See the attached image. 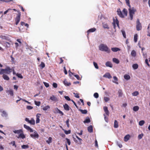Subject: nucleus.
<instances>
[{"label":"nucleus","mask_w":150,"mask_h":150,"mask_svg":"<svg viewBox=\"0 0 150 150\" xmlns=\"http://www.w3.org/2000/svg\"><path fill=\"white\" fill-rule=\"evenodd\" d=\"M117 14L119 16L122 18H124V16L122 12L121 11L120 9L119 8L118 9L117 11Z\"/></svg>","instance_id":"6e6552de"},{"label":"nucleus","mask_w":150,"mask_h":150,"mask_svg":"<svg viewBox=\"0 0 150 150\" xmlns=\"http://www.w3.org/2000/svg\"><path fill=\"white\" fill-rule=\"evenodd\" d=\"M50 108V107L49 105H47L42 108V109L44 110H46Z\"/></svg>","instance_id":"79ce46f5"},{"label":"nucleus","mask_w":150,"mask_h":150,"mask_svg":"<svg viewBox=\"0 0 150 150\" xmlns=\"http://www.w3.org/2000/svg\"><path fill=\"white\" fill-rule=\"evenodd\" d=\"M74 76L75 77H76L78 80H80V77H79V75H78L77 74L75 75H74Z\"/></svg>","instance_id":"774afa93"},{"label":"nucleus","mask_w":150,"mask_h":150,"mask_svg":"<svg viewBox=\"0 0 150 150\" xmlns=\"http://www.w3.org/2000/svg\"><path fill=\"white\" fill-rule=\"evenodd\" d=\"M11 144H12L13 146H14L15 147H16V145L15 144V141H13L11 142Z\"/></svg>","instance_id":"680f3d73"},{"label":"nucleus","mask_w":150,"mask_h":150,"mask_svg":"<svg viewBox=\"0 0 150 150\" xmlns=\"http://www.w3.org/2000/svg\"><path fill=\"white\" fill-rule=\"evenodd\" d=\"M99 49L101 51H105L108 53H110V50L108 47L104 44L100 45L99 46Z\"/></svg>","instance_id":"f03ea898"},{"label":"nucleus","mask_w":150,"mask_h":150,"mask_svg":"<svg viewBox=\"0 0 150 150\" xmlns=\"http://www.w3.org/2000/svg\"><path fill=\"white\" fill-rule=\"evenodd\" d=\"M93 64L95 68L96 69H98V67L97 63L95 62H93Z\"/></svg>","instance_id":"5fc2aeb1"},{"label":"nucleus","mask_w":150,"mask_h":150,"mask_svg":"<svg viewBox=\"0 0 150 150\" xmlns=\"http://www.w3.org/2000/svg\"><path fill=\"white\" fill-rule=\"evenodd\" d=\"M148 32V33H150V23L149 24L147 28Z\"/></svg>","instance_id":"69168bd1"},{"label":"nucleus","mask_w":150,"mask_h":150,"mask_svg":"<svg viewBox=\"0 0 150 150\" xmlns=\"http://www.w3.org/2000/svg\"><path fill=\"white\" fill-rule=\"evenodd\" d=\"M69 119H68L67 120H66V123L67 125V127H69Z\"/></svg>","instance_id":"3c124183"},{"label":"nucleus","mask_w":150,"mask_h":150,"mask_svg":"<svg viewBox=\"0 0 150 150\" xmlns=\"http://www.w3.org/2000/svg\"><path fill=\"white\" fill-rule=\"evenodd\" d=\"M79 110L83 114H86L87 112V111L86 110H83L81 109H79Z\"/></svg>","instance_id":"4c0bfd02"},{"label":"nucleus","mask_w":150,"mask_h":150,"mask_svg":"<svg viewBox=\"0 0 150 150\" xmlns=\"http://www.w3.org/2000/svg\"><path fill=\"white\" fill-rule=\"evenodd\" d=\"M138 67V65L137 64H135L132 65V67L134 69H137Z\"/></svg>","instance_id":"c9c22d12"},{"label":"nucleus","mask_w":150,"mask_h":150,"mask_svg":"<svg viewBox=\"0 0 150 150\" xmlns=\"http://www.w3.org/2000/svg\"><path fill=\"white\" fill-rule=\"evenodd\" d=\"M111 50L113 52H116L121 50L120 49L117 47L112 48Z\"/></svg>","instance_id":"6ab92c4d"},{"label":"nucleus","mask_w":150,"mask_h":150,"mask_svg":"<svg viewBox=\"0 0 150 150\" xmlns=\"http://www.w3.org/2000/svg\"><path fill=\"white\" fill-rule=\"evenodd\" d=\"M6 92L8 94H9L11 96H13V91L12 89H10L9 90H6Z\"/></svg>","instance_id":"9d476101"},{"label":"nucleus","mask_w":150,"mask_h":150,"mask_svg":"<svg viewBox=\"0 0 150 150\" xmlns=\"http://www.w3.org/2000/svg\"><path fill=\"white\" fill-rule=\"evenodd\" d=\"M64 109L68 111L69 110L70 108L67 104H65L64 105Z\"/></svg>","instance_id":"b1692460"},{"label":"nucleus","mask_w":150,"mask_h":150,"mask_svg":"<svg viewBox=\"0 0 150 150\" xmlns=\"http://www.w3.org/2000/svg\"><path fill=\"white\" fill-rule=\"evenodd\" d=\"M76 138L79 140V141H75L74 140V141L77 143H78L79 144H82L81 141H82V139L80 138L78 136H76Z\"/></svg>","instance_id":"a211bd4d"},{"label":"nucleus","mask_w":150,"mask_h":150,"mask_svg":"<svg viewBox=\"0 0 150 150\" xmlns=\"http://www.w3.org/2000/svg\"><path fill=\"white\" fill-rule=\"evenodd\" d=\"M103 110L106 114L107 115H109V112L108 110V107L106 106L104 107L103 108Z\"/></svg>","instance_id":"2eb2a0df"},{"label":"nucleus","mask_w":150,"mask_h":150,"mask_svg":"<svg viewBox=\"0 0 150 150\" xmlns=\"http://www.w3.org/2000/svg\"><path fill=\"white\" fill-rule=\"evenodd\" d=\"M24 127L28 130L29 131L31 132H33V129L30 127L28 126L25 124L24 125Z\"/></svg>","instance_id":"9b49d317"},{"label":"nucleus","mask_w":150,"mask_h":150,"mask_svg":"<svg viewBox=\"0 0 150 150\" xmlns=\"http://www.w3.org/2000/svg\"><path fill=\"white\" fill-rule=\"evenodd\" d=\"M29 147V146L28 145H23L21 146V148L23 149H28Z\"/></svg>","instance_id":"72a5a7b5"},{"label":"nucleus","mask_w":150,"mask_h":150,"mask_svg":"<svg viewBox=\"0 0 150 150\" xmlns=\"http://www.w3.org/2000/svg\"><path fill=\"white\" fill-rule=\"evenodd\" d=\"M145 123V121L144 120H142L140 121L139 122V125L140 126H142Z\"/></svg>","instance_id":"a19ab883"},{"label":"nucleus","mask_w":150,"mask_h":150,"mask_svg":"<svg viewBox=\"0 0 150 150\" xmlns=\"http://www.w3.org/2000/svg\"><path fill=\"white\" fill-rule=\"evenodd\" d=\"M138 35L137 34H135L134 36V41L136 42L137 41Z\"/></svg>","instance_id":"f704fd0d"},{"label":"nucleus","mask_w":150,"mask_h":150,"mask_svg":"<svg viewBox=\"0 0 150 150\" xmlns=\"http://www.w3.org/2000/svg\"><path fill=\"white\" fill-rule=\"evenodd\" d=\"M45 63L43 62H41L40 66L42 67V68H43L45 67Z\"/></svg>","instance_id":"864d4df0"},{"label":"nucleus","mask_w":150,"mask_h":150,"mask_svg":"<svg viewBox=\"0 0 150 150\" xmlns=\"http://www.w3.org/2000/svg\"><path fill=\"white\" fill-rule=\"evenodd\" d=\"M21 16V13L20 11H18V13L17 14L16 17L15 18V21L16 24L17 25L19 23L20 20Z\"/></svg>","instance_id":"423d86ee"},{"label":"nucleus","mask_w":150,"mask_h":150,"mask_svg":"<svg viewBox=\"0 0 150 150\" xmlns=\"http://www.w3.org/2000/svg\"><path fill=\"white\" fill-rule=\"evenodd\" d=\"M91 122V120L88 117H87L86 118V119L85 120L83 121V122L84 123H89Z\"/></svg>","instance_id":"4be33fe9"},{"label":"nucleus","mask_w":150,"mask_h":150,"mask_svg":"<svg viewBox=\"0 0 150 150\" xmlns=\"http://www.w3.org/2000/svg\"><path fill=\"white\" fill-rule=\"evenodd\" d=\"M112 61L114 62L116 64H118L120 63L119 60L118 59L115 58H113L112 59Z\"/></svg>","instance_id":"c85d7f7f"},{"label":"nucleus","mask_w":150,"mask_h":150,"mask_svg":"<svg viewBox=\"0 0 150 150\" xmlns=\"http://www.w3.org/2000/svg\"><path fill=\"white\" fill-rule=\"evenodd\" d=\"M64 130V132L66 134H68L71 133V130H69L68 131L66 130Z\"/></svg>","instance_id":"09e8293b"},{"label":"nucleus","mask_w":150,"mask_h":150,"mask_svg":"<svg viewBox=\"0 0 150 150\" xmlns=\"http://www.w3.org/2000/svg\"><path fill=\"white\" fill-rule=\"evenodd\" d=\"M66 139L67 141V142L68 144V145H70L71 144V142L69 139H68L67 138H66Z\"/></svg>","instance_id":"052dcab7"},{"label":"nucleus","mask_w":150,"mask_h":150,"mask_svg":"<svg viewBox=\"0 0 150 150\" xmlns=\"http://www.w3.org/2000/svg\"><path fill=\"white\" fill-rule=\"evenodd\" d=\"M131 55L132 57H135L136 56V53L135 51L133 50H132L131 52Z\"/></svg>","instance_id":"c756f323"},{"label":"nucleus","mask_w":150,"mask_h":150,"mask_svg":"<svg viewBox=\"0 0 150 150\" xmlns=\"http://www.w3.org/2000/svg\"><path fill=\"white\" fill-rule=\"evenodd\" d=\"M95 146L96 147H98V142H97V140L96 139L95 140Z\"/></svg>","instance_id":"e2e57ef3"},{"label":"nucleus","mask_w":150,"mask_h":150,"mask_svg":"<svg viewBox=\"0 0 150 150\" xmlns=\"http://www.w3.org/2000/svg\"><path fill=\"white\" fill-rule=\"evenodd\" d=\"M93 96L95 98H98L99 97V95L97 93H95L94 94Z\"/></svg>","instance_id":"4d7b16f0"},{"label":"nucleus","mask_w":150,"mask_h":150,"mask_svg":"<svg viewBox=\"0 0 150 150\" xmlns=\"http://www.w3.org/2000/svg\"><path fill=\"white\" fill-rule=\"evenodd\" d=\"M12 71V69H11L9 67H7L5 69H1L0 71V74L5 73L9 74Z\"/></svg>","instance_id":"7ed1b4c3"},{"label":"nucleus","mask_w":150,"mask_h":150,"mask_svg":"<svg viewBox=\"0 0 150 150\" xmlns=\"http://www.w3.org/2000/svg\"><path fill=\"white\" fill-rule=\"evenodd\" d=\"M139 109V107L138 106H134L133 108V110L135 112L138 111Z\"/></svg>","instance_id":"2f4dec72"},{"label":"nucleus","mask_w":150,"mask_h":150,"mask_svg":"<svg viewBox=\"0 0 150 150\" xmlns=\"http://www.w3.org/2000/svg\"><path fill=\"white\" fill-rule=\"evenodd\" d=\"M13 132L15 134H18V136H16V137L18 139H24L26 137L22 129L14 130Z\"/></svg>","instance_id":"f257e3e1"},{"label":"nucleus","mask_w":150,"mask_h":150,"mask_svg":"<svg viewBox=\"0 0 150 150\" xmlns=\"http://www.w3.org/2000/svg\"><path fill=\"white\" fill-rule=\"evenodd\" d=\"M119 97H121L122 94V92L121 90H119L118 91Z\"/></svg>","instance_id":"de8ad7c7"},{"label":"nucleus","mask_w":150,"mask_h":150,"mask_svg":"<svg viewBox=\"0 0 150 150\" xmlns=\"http://www.w3.org/2000/svg\"><path fill=\"white\" fill-rule=\"evenodd\" d=\"M52 138L51 137H50L49 138L48 140H47L46 141V142L48 144H50V143H51L52 142Z\"/></svg>","instance_id":"e433bc0d"},{"label":"nucleus","mask_w":150,"mask_h":150,"mask_svg":"<svg viewBox=\"0 0 150 150\" xmlns=\"http://www.w3.org/2000/svg\"><path fill=\"white\" fill-rule=\"evenodd\" d=\"M124 77L125 79L127 80H128L130 78V76L128 74H125L124 75Z\"/></svg>","instance_id":"473e14b6"},{"label":"nucleus","mask_w":150,"mask_h":150,"mask_svg":"<svg viewBox=\"0 0 150 150\" xmlns=\"http://www.w3.org/2000/svg\"><path fill=\"white\" fill-rule=\"evenodd\" d=\"M103 99L105 102H108L110 100V98L107 97H104Z\"/></svg>","instance_id":"ea45409f"},{"label":"nucleus","mask_w":150,"mask_h":150,"mask_svg":"<svg viewBox=\"0 0 150 150\" xmlns=\"http://www.w3.org/2000/svg\"><path fill=\"white\" fill-rule=\"evenodd\" d=\"M59 110V109L57 108H55L53 110V112L55 113H58V112Z\"/></svg>","instance_id":"58836bf2"},{"label":"nucleus","mask_w":150,"mask_h":150,"mask_svg":"<svg viewBox=\"0 0 150 150\" xmlns=\"http://www.w3.org/2000/svg\"><path fill=\"white\" fill-rule=\"evenodd\" d=\"M130 136L129 134L126 135L124 137V140L125 142H127L129 139Z\"/></svg>","instance_id":"a878e982"},{"label":"nucleus","mask_w":150,"mask_h":150,"mask_svg":"<svg viewBox=\"0 0 150 150\" xmlns=\"http://www.w3.org/2000/svg\"><path fill=\"white\" fill-rule=\"evenodd\" d=\"M125 1L127 5L128 6L129 8H131V6L130 4L129 0H125Z\"/></svg>","instance_id":"49530a36"},{"label":"nucleus","mask_w":150,"mask_h":150,"mask_svg":"<svg viewBox=\"0 0 150 150\" xmlns=\"http://www.w3.org/2000/svg\"><path fill=\"white\" fill-rule=\"evenodd\" d=\"M2 77L4 78V79L5 80H8L9 79V78L8 76L5 74H3L2 76Z\"/></svg>","instance_id":"cd10ccee"},{"label":"nucleus","mask_w":150,"mask_h":150,"mask_svg":"<svg viewBox=\"0 0 150 150\" xmlns=\"http://www.w3.org/2000/svg\"><path fill=\"white\" fill-rule=\"evenodd\" d=\"M104 77L110 79L112 78V76L109 73H107L103 76Z\"/></svg>","instance_id":"4468645a"},{"label":"nucleus","mask_w":150,"mask_h":150,"mask_svg":"<svg viewBox=\"0 0 150 150\" xmlns=\"http://www.w3.org/2000/svg\"><path fill=\"white\" fill-rule=\"evenodd\" d=\"M122 32L124 37L126 38L125 32L124 30H122Z\"/></svg>","instance_id":"13d9d810"},{"label":"nucleus","mask_w":150,"mask_h":150,"mask_svg":"<svg viewBox=\"0 0 150 150\" xmlns=\"http://www.w3.org/2000/svg\"><path fill=\"white\" fill-rule=\"evenodd\" d=\"M113 78L115 80V81H113V82L116 83H118L117 82V81L118 79L117 77L116 76H114L113 77Z\"/></svg>","instance_id":"37998d69"},{"label":"nucleus","mask_w":150,"mask_h":150,"mask_svg":"<svg viewBox=\"0 0 150 150\" xmlns=\"http://www.w3.org/2000/svg\"><path fill=\"white\" fill-rule=\"evenodd\" d=\"M105 65L106 67H109L110 68L112 67V65L110 62H107L105 63Z\"/></svg>","instance_id":"f3484780"},{"label":"nucleus","mask_w":150,"mask_h":150,"mask_svg":"<svg viewBox=\"0 0 150 150\" xmlns=\"http://www.w3.org/2000/svg\"><path fill=\"white\" fill-rule=\"evenodd\" d=\"M114 127L115 128H117L118 127V122L116 120H115Z\"/></svg>","instance_id":"7c9ffc66"},{"label":"nucleus","mask_w":150,"mask_h":150,"mask_svg":"<svg viewBox=\"0 0 150 150\" xmlns=\"http://www.w3.org/2000/svg\"><path fill=\"white\" fill-rule=\"evenodd\" d=\"M139 93L137 91H134L132 93V95L133 96H137L139 95Z\"/></svg>","instance_id":"c03bdc74"},{"label":"nucleus","mask_w":150,"mask_h":150,"mask_svg":"<svg viewBox=\"0 0 150 150\" xmlns=\"http://www.w3.org/2000/svg\"><path fill=\"white\" fill-rule=\"evenodd\" d=\"M27 108L28 110H31L33 108V107L30 105H28L27 106Z\"/></svg>","instance_id":"338daca9"},{"label":"nucleus","mask_w":150,"mask_h":150,"mask_svg":"<svg viewBox=\"0 0 150 150\" xmlns=\"http://www.w3.org/2000/svg\"><path fill=\"white\" fill-rule=\"evenodd\" d=\"M96 30V29L95 28H91L89 29L87 31V33H88L91 32H93L95 31Z\"/></svg>","instance_id":"bb28decb"},{"label":"nucleus","mask_w":150,"mask_h":150,"mask_svg":"<svg viewBox=\"0 0 150 150\" xmlns=\"http://www.w3.org/2000/svg\"><path fill=\"white\" fill-rule=\"evenodd\" d=\"M16 75L19 78L21 79L23 78V76L21 74L17 73L16 74Z\"/></svg>","instance_id":"a18cd8bd"},{"label":"nucleus","mask_w":150,"mask_h":150,"mask_svg":"<svg viewBox=\"0 0 150 150\" xmlns=\"http://www.w3.org/2000/svg\"><path fill=\"white\" fill-rule=\"evenodd\" d=\"M114 26H115V23L117 25V26H119V21L117 19H116V21H115L114 20Z\"/></svg>","instance_id":"603ef678"},{"label":"nucleus","mask_w":150,"mask_h":150,"mask_svg":"<svg viewBox=\"0 0 150 150\" xmlns=\"http://www.w3.org/2000/svg\"><path fill=\"white\" fill-rule=\"evenodd\" d=\"M129 11L130 20H132L133 19V16L135 14V12L136 11V10L134 7H132V8H129Z\"/></svg>","instance_id":"20e7f679"},{"label":"nucleus","mask_w":150,"mask_h":150,"mask_svg":"<svg viewBox=\"0 0 150 150\" xmlns=\"http://www.w3.org/2000/svg\"><path fill=\"white\" fill-rule=\"evenodd\" d=\"M63 83L65 86H69L71 85L70 82H68L66 79H65L63 81Z\"/></svg>","instance_id":"dca6fc26"},{"label":"nucleus","mask_w":150,"mask_h":150,"mask_svg":"<svg viewBox=\"0 0 150 150\" xmlns=\"http://www.w3.org/2000/svg\"><path fill=\"white\" fill-rule=\"evenodd\" d=\"M50 99L53 101H57V98L55 97L53 95H52V96L50 97Z\"/></svg>","instance_id":"393cba45"},{"label":"nucleus","mask_w":150,"mask_h":150,"mask_svg":"<svg viewBox=\"0 0 150 150\" xmlns=\"http://www.w3.org/2000/svg\"><path fill=\"white\" fill-rule=\"evenodd\" d=\"M103 27L104 28H106L107 29H108L109 28L108 25L106 24H103Z\"/></svg>","instance_id":"6e6d98bb"},{"label":"nucleus","mask_w":150,"mask_h":150,"mask_svg":"<svg viewBox=\"0 0 150 150\" xmlns=\"http://www.w3.org/2000/svg\"><path fill=\"white\" fill-rule=\"evenodd\" d=\"M43 83H44V85H45V86L46 87H49V84L48 83L44 82H43Z\"/></svg>","instance_id":"0e129e2a"},{"label":"nucleus","mask_w":150,"mask_h":150,"mask_svg":"<svg viewBox=\"0 0 150 150\" xmlns=\"http://www.w3.org/2000/svg\"><path fill=\"white\" fill-rule=\"evenodd\" d=\"M4 46L7 48H9L10 47L11 44L8 42H4Z\"/></svg>","instance_id":"aec40b11"},{"label":"nucleus","mask_w":150,"mask_h":150,"mask_svg":"<svg viewBox=\"0 0 150 150\" xmlns=\"http://www.w3.org/2000/svg\"><path fill=\"white\" fill-rule=\"evenodd\" d=\"M41 115V114L38 113L36 115V123H38L40 122V116Z\"/></svg>","instance_id":"f8f14e48"},{"label":"nucleus","mask_w":150,"mask_h":150,"mask_svg":"<svg viewBox=\"0 0 150 150\" xmlns=\"http://www.w3.org/2000/svg\"><path fill=\"white\" fill-rule=\"evenodd\" d=\"M35 104L39 106L40 104V102L39 101H35Z\"/></svg>","instance_id":"bf43d9fd"},{"label":"nucleus","mask_w":150,"mask_h":150,"mask_svg":"<svg viewBox=\"0 0 150 150\" xmlns=\"http://www.w3.org/2000/svg\"><path fill=\"white\" fill-rule=\"evenodd\" d=\"M136 29L138 31H139L142 30V26L141 23L140 22L139 19L138 18L136 21Z\"/></svg>","instance_id":"39448f33"},{"label":"nucleus","mask_w":150,"mask_h":150,"mask_svg":"<svg viewBox=\"0 0 150 150\" xmlns=\"http://www.w3.org/2000/svg\"><path fill=\"white\" fill-rule=\"evenodd\" d=\"M88 130L89 132L91 133L93 132V127L92 125H90L88 127Z\"/></svg>","instance_id":"412c9836"},{"label":"nucleus","mask_w":150,"mask_h":150,"mask_svg":"<svg viewBox=\"0 0 150 150\" xmlns=\"http://www.w3.org/2000/svg\"><path fill=\"white\" fill-rule=\"evenodd\" d=\"M144 136V134H139L138 136V139H141Z\"/></svg>","instance_id":"8fccbe9b"},{"label":"nucleus","mask_w":150,"mask_h":150,"mask_svg":"<svg viewBox=\"0 0 150 150\" xmlns=\"http://www.w3.org/2000/svg\"><path fill=\"white\" fill-rule=\"evenodd\" d=\"M30 136L33 138H38L39 137V135L36 132H35L33 134H30Z\"/></svg>","instance_id":"1a4fd4ad"},{"label":"nucleus","mask_w":150,"mask_h":150,"mask_svg":"<svg viewBox=\"0 0 150 150\" xmlns=\"http://www.w3.org/2000/svg\"><path fill=\"white\" fill-rule=\"evenodd\" d=\"M0 112L2 113L1 116L3 117H6L7 116V114L6 112L4 110H2L0 109Z\"/></svg>","instance_id":"ddd939ff"},{"label":"nucleus","mask_w":150,"mask_h":150,"mask_svg":"<svg viewBox=\"0 0 150 150\" xmlns=\"http://www.w3.org/2000/svg\"><path fill=\"white\" fill-rule=\"evenodd\" d=\"M25 120L26 121L28 122V123L31 125H34L35 124V121L33 118H32L30 120H29L28 118H26L25 119Z\"/></svg>","instance_id":"0eeeda50"},{"label":"nucleus","mask_w":150,"mask_h":150,"mask_svg":"<svg viewBox=\"0 0 150 150\" xmlns=\"http://www.w3.org/2000/svg\"><path fill=\"white\" fill-rule=\"evenodd\" d=\"M122 11L123 12L122 13L124 16V17H125V16H127V10L126 9L124 8L123 9Z\"/></svg>","instance_id":"5701e85b"}]
</instances>
